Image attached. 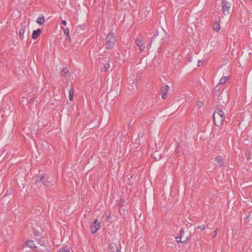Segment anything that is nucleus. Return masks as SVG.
<instances>
[{"label":"nucleus","instance_id":"f257e3e1","mask_svg":"<svg viewBox=\"0 0 252 252\" xmlns=\"http://www.w3.org/2000/svg\"><path fill=\"white\" fill-rule=\"evenodd\" d=\"M225 116L223 112L220 108H217L213 113L214 124L217 126H220L222 125Z\"/></svg>","mask_w":252,"mask_h":252},{"label":"nucleus","instance_id":"f03ea898","mask_svg":"<svg viewBox=\"0 0 252 252\" xmlns=\"http://www.w3.org/2000/svg\"><path fill=\"white\" fill-rule=\"evenodd\" d=\"M163 42V36L158 32H156L153 35L149 45L148 49L151 48L152 45L156 46L160 45Z\"/></svg>","mask_w":252,"mask_h":252},{"label":"nucleus","instance_id":"7ed1b4c3","mask_svg":"<svg viewBox=\"0 0 252 252\" xmlns=\"http://www.w3.org/2000/svg\"><path fill=\"white\" fill-rule=\"evenodd\" d=\"M116 41V39L114 33L110 32L106 37L105 48L107 49L112 48L114 46Z\"/></svg>","mask_w":252,"mask_h":252},{"label":"nucleus","instance_id":"20e7f679","mask_svg":"<svg viewBox=\"0 0 252 252\" xmlns=\"http://www.w3.org/2000/svg\"><path fill=\"white\" fill-rule=\"evenodd\" d=\"M231 6V4L226 0H223L222 1V13L225 15H228L229 14V9Z\"/></svg>","mask_w":252,"mask_h":252},{"label":"nucleus","instance_id":"39448f33","mask_svg":"<svg viewBox=\"0 0 252 252\" xmlns=\"http://www.w3.org/2000/svg\"><path fill=\"white\" fill-rule=\"evenodd\" d=\"M100 227V222L95 220L94 223L91 225L90 228L93 233H95Z\"/></svg>","mask_w":252,"mask_h":252},{"label":"nucleus","instance_id":"423d86ee","mask_svg":"<svg viewBox=\"0 0 252 252\" xmlns=\"http://www.w3.org/2000/svg\"><path fill=\"white\" fill-rule=\"evenodd\" d=\"M101 62L103 64V67L102 68L104 71H107L110 67V60L106 58H102L101 60Z\"/></svg>","mask_w":252,"mask_h":252},{"label":"nucleus","instance_id":"0eeeda50","mask_svg":"<svg viewBox=\"0 0 252 252\" xmlns=\"http://www.w3.org/2000/svg\"><path fill=\"white\" fill-rule=\"evenodd\" d=\"M36 247L37 252H49L47 246L43 244L38 243Z\"/></svg>","mask_w":252,"mask_h":252},{"label":"nucleus","instance_id":"6e6552de","mask_svg":"<svg viewBox=\"0 0 252 252\" xmlns=\"http://www.w3.org/2000/svg\"><path fill=\"white\" fill-rule=\"evenodd\" d=\"M169 89V87L165 85L161 90V96L163 99H165L166 97V94Z\"/></svg>","mask_w":252,"mask_h":252},{"label":"nucleus","instance_id":"1a4fd4ad","mask_svg":"<svg viewBox=\"0 0 252 252\" xmlns=\"http://www.w3.org/2000/svg\"><path fill=\"white\" fill-rule=\"evenodd\" d=\"M216 161L217 162L216 165L221 167L223 165L224 161L223 158L220 156H218L216 158Z\"/></svg>","mask_w":252,"mask_h":252},{"label":"nucleus","instance_id":"9d476101","mask_svg":"<svg viewBox=\"0 0 252 252\" xmlns=\"http://www.w3.org/2000/svg\"><path fill=\"white\" fill-rule=\"evenodd\" d=\"M41 32V31L40 29L33 31L32 34V38L33 39H36L40 35Z\"/></svg>","mask_w":252,"mask_h":252},{"label":"nucleus","instance_id":"9b49d317","mask_svg":"<svg viewBox=\"0 0 252 252\" xmlns=\"http://www.w3.org/2000/svg\"><path fill=\"white\" fill-rule=\"evenodd\" d=\"M109 247L111 252H118L120 251L117 245L114 243L110 244Z\"/></svg>","mask_w":252,"mask_h":252},{"label":"nucleus","instance_id":"f8f14e48","mask_svg":"<svg viewBox=\"0 0 252 252\" xmlns=\"http://www.w3.org/2000/svg\"><path fill=\"white\" fill-rule=\"evenodd\" d=\"M32 100V99H30L29 100L27 98L22 97L20 102L21 103L23 104V105H27L28 103H30Z\"/></svg>","mask_w":252,"mask_h":252},{"label":"nucleus","instance_id":"ddd939ff","mask_svg":"<svg viewBox=\"0 0 252 252\" xmlns=\"http://www.w3.org/2000/svg\"><path fill=\"white\" fill-rule=\"evenodd\" d=\"M25 245L26 246L29 247L31 248H36L37 246H35V244L33 243V241L28 240L26 242Z\"/></svg>","mask_w":252,"mask_h":252},{"label":"nucleus","instance_id":"4468645a","mask_svg":"<svg viewBox=\"0 0 252 252\" xmlns=\"http://www.w3.org/2000/svg\"><path fill=\"white\" fill-rule=\"evenodd\" d=\"M26 27L25 26H22V28L19 30V34L20 38L22 40L24 38V34L25 32Z\"/></svg>","mask_w":252,"mask_h":252},{"label":"nucleus","instance_id":"2eb2a0df","mask_svg":"<svg viewBox=\"0 0 252 252\" xmlns=\"http://www.w3.org/2000/svg\"><path fill=\"white\" fill-rule=\"evenodd\" d=\"M36 22L38 24L42 25L45 22L43 15L41 14L36 19Z\"/></svg>","mask_w":252,"mask_h":252},{"label":"nucleus","instance_id":"dca6fc26","mask_svg":"<svg viewBox=\"0 0 252 252\" xmlns=\"http://www.w3.org/2000/svg\"><path fill=\"white\" fill-rule=\"evenodd\" d=\"M213 28L215 31L218 32L220 30V21L215 22L213 24Z\"/></svg>","mask_w":252,"mask_h":252},{"label":"nucleus","instance_id":"f3484780","mask_svg":"<svg viewBox=\"0 0 252 252\" xmlns=\"http://www.w3.org/2000/svg\"><path fill=\"white\" fill-rule=\"evenodd\" d=\"M42 183L44 186L48 187L49 184L51 183V181L44 177V179L43 180Z\"/></svg>","mask_w":252,"mask_h":252},{"label":"nucleus","instance_id":"a211bd4d","mask_svg":"<svg viewBox=\"0 0 252 252\" xmlns=\"http://www.w3.org/2000/svg\"><path fill=\"white\" fill-rule=\"evenodd\" d=\"M228 80V77L225 76H222L219 82V84H223Z\"/></svg>","mask_w":252,"mask_h":252},{"label":"nucleus","instance_id":"6ab92c4d","mask_svg":"<svg viewBox=\"0 0 252 252\" xmlns=\"http://www.w3.org/2000/svg\"><path fill=\"white\" fill-rule=\"evenodd\" d=\"M154 158L157 160H158L161 158V155L158 153V152H155L154 154Z\"/></svg>","mask_w":252,"mask_h":252},{"label":"nucleus","instance_id":"aec40b11","mask_svg":"<svg viewBox=\"0 0 252 252\" xmlns=\"http://www.w3.org/2000/svg\"><path fill=\"white\" fill-rule=\"evenodd\" d=\"M74 91L73 88H71L69 92V97L70 100H72L73 98Z\"/></svg>","mask_w":252,"mask_h":252},{"label":"nucleus","instance_id":"412c9836","mask_svg":"<svg viewBox=\"0 0 252 252\" xmlns=\"http://www.w3.org/2000/svg\"><path fill=\"white\" fill-rule=\"evenodd\" d=\"M135 43L138 47H139L140 46L142 45V44H143L142 41L139 37L136 38L135 40Z\"/></svg>","mask_w":252,"mask_h":252},{"label":"nucleus","instance_id":"4be33fe9","mask_svg":"<svg viewBox=\"0 0 252 252\" xmlns=\"http://www.w3.org/2000/svg\"><path fill=\"white\" fill-rule=\"evenodd\" d=\"M85 27H86L85 24L83 23L79 26H76V29H77V30H78L80 29L81 30L83 31L85 29Z\"/></svg>","mask_w":252,"mask_h":252},{"label":"nucleus","instance_id":"5701e85b","mask_svg":"<svg viewBox=\"0 0 252 252\" xmlns=\"http://www.w3.org/2000/svg\"><path fill=\"white\" fill-rule=\"evenodd\" d=\"M44 179V176L43 175H41L37 177V179L36 180L35 182H42L43 180Z\"/></svg>","mask_w":252,"mask_h":252},{"label":"nucleus","instance_id":"b1692460","mask_svg":"<svg viewBox=\"0 0 252 252\" xmlns=\"http://www.w3.org/2000/svg\"><path fill=\"white\" fill-rule=\"evenodd\" d=\"M176 241H177V243H183L186 242L187 241V238H186V240L184 241H182L181 239H180V237H176Z\"/></svg>","mask_w":252,"mask_h":252},{"label":"nucleus","instance_id":"393cba45","mask_svg":"<svg viewBox=\"0 0 252 252\" xmlns=\"http://www.w3.org/2000/svg\"><path fill=\"white\" fill-rule=\"evenodd\" d=\"M59 252H69V251L67 247H64L63 248L61 249Z\"/></svg>","mask_w":252,"mask_h":252},{"label":"nucleus","instance_id":"a878e982","mask_svg":"<svg viewBox=\"0 0 252 252\" xmlns=\"http://www.w3.org/2000/svg\"><path fill=\"white\" fill-rule=\"evenodd\" d=\"M64 33L66 35V39L68 38L67 37H68V39H70L69 35V30L67 28L66 30L64 29Z\"/></svg>","mask_w":252,"mask_h":252},{"label":"nucleus","instance_id":"bb28decb","mask_svg":"<svg viewBox=\"0 0 252 252\" xmlns=\"http://www.w3.org/2000/svg\"><path fill=\"white\" fill-rule=\"evenodd\" d=\"M203 105V103L202 101H198L196 104V105L198 107V108H200Z\"/></svg>","mask_w":252,"mask_h":252},{"label":"nucleus","instance_id":"cd10ccee","mask_svg":"<svg viewBox=\"0 0 252 252\" xmlns=\"http://www.w3.org/2000/svg\"><path fill=\"white\" fill-rule=\"evenodd\" d=\"M110 214H107V212H105V214H104V216H105L106 217L105 218V220L106 221H108V219L110 217Z\"/></svg>","mask_w":252,"mask_h":252},{"label":"nucleus","instance_id":"c85d7f7f","mask_svg":"<svg viewBox=\"0 0 252 252\" xmlns=\"http://www.w3.org/2000/svg\"><path fill=\"white\" fill-rule=\"evenodd\" d=\"M62 72L64 74H67L68 73V69L66 67H63Z\"/></svg>","mask_w":252,"mask_h":252},{"label":"nucleus","instance_id":"c756f323","mask_svg":"<svg viewBox=\"0 0 252 252\" xmlns=\"http://www.w3.org/2000/svg\"><path fill=\"white\" fill-rule=\"evenodd\" d=\"M197 227V228L200 229L201 230H203L205 228V225H200V226H198Z\"/></svg>","mask_w":252,"mask_h":252},{"label":"nucleus","instance_id":"7c9ffc66","mask_svg":"<svg viewBox=\"0 0 252 252\" xmlns=\"http://www.w3.org/2000/svg\"><path fill=\"white\" fill-rule=\"evenodd\" d=\"M139 47L140 48V51H142L144 50L145 46L144 44H142V45L140 46Z\"/></svg>","mask_w":252,"mask_h":252},{"label":"nucleus","instance_id":"2f4dec72","mask_svg":"<svg viewBox=\"0 0 252 252\" xmlns=\"http://www.w3.org/2000/svg\"><path fill=\"white\" fill-rule=\"evenodd\" d=\"M220 84H218V85H217L215 88V90L216 91H219L220 89Z\"/></svg>","mask_w":252,"mask_h":252},{"label":"nucleus","instance_id":"473e14b6","mask_svg":"<svg viewBox=\"0 0 252 252\" xmlns=\"http://www.w3.org/2000/svg\"><path fill=\"white\" fill-rule=\"evenodd\" d=\"M219 230V228H217L214 231V237H216V235L218 233V232Z\"/></svg>","mask_w":252,"mask_h":252},{"label":"nucleus","instance_id":"72a5a7b5","mask_svg":"<svg viewBox=\"0 0 252 252\" xmlns=\"http://www.w3.org/2000/svg\"><path fill=\"white\" fill-rule=\"evenodd\" d=\"M184 233V231L183 229H181L180 231V238L181 239L182 238V234H183Z\"/></svg>","mask_w":252,"mask_h":252},{"label":"nucleus","instance_id":"f704fd0d","mask_svg":"<svg viewBox=\"0 0 252 252\" xmlns=\"http://www.w3.org/2000/svg\"><path fill=\"white\" fill-rule=\"evenodd\" d=\"M62 24L64 26L66 25V21L65 20H62Z\"/></svg>","mask_w":252,"mask_h":252},{"label":"nucleus","instance_id":"c9c22d12","mask_svg":"<svg viewBox=\"0 0 252 252\" xmlns=\"http://www.w3.org/2000/svg\"><path fill=\"white\" fill-rule=\"evenodd\" d=\"M246 156H247V158L248 160H249V159H251V157H250V156L249 155H246Z\"/></svg>","mask_w":252,"mask_h":252},{"label":"nucleus","instance_id":"e433bc0d","mask_svg":"<svg viewBox=\"0 0 252 252\" xmlns=\"http://www.w3.org/2000/svg\"><path fill=\"white\" fill-rule=\"evenodd\" d=\"M10 192H11L8 191V190H7L6 193V194L5 195L10 194Z\"/></svg>","mask_w":252,"mask_h":252},{"label":"nucleus","instance_id":"4c0bfd02","mask_svg":"<svg viewBox=\"0 0 252 252\" xmlns=\"http://www.w3.org/2000/svg\"><path fill=\"white\" fill-rule=\"evenodd\" d=\"M120 252L119 251V252Z\"/></svg>","mask_w":252,"mask_h":252}]
</instances>
